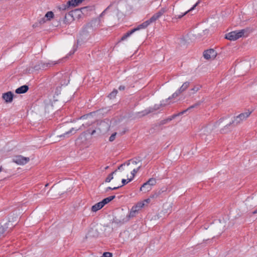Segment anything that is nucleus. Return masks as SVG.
I'll list each match as a JSON object with an SVG mask.
<instances>
[{
    "label": "nucleus",
    "instance_id": "nucleus-50",
    "mask_svg": "<svg viewBox=\"0 0 257 257\" xmlns=\"http://www.w3.org/2000/svg\"><path fill=\"white\" fill-rule=\"evenodd\" d=\"M108 168V166H107V167H105V169H107Z\"/></svg>",
    "mask_w": 257,
    "mask_h": 257
},
{
    "label": "nucleus",
    "instance_id": "nucleus-25",
    "mask_svg": "<svg viewBox=\"0 0 257 257\" xmlns=\"http://www.w3.org/2000/svg\"><path fill=\"white\" fill-rule=\"evenodd\" d=\"M133 31L132 30L128 32H127L126 33H125L120 39V41H123L125 40L127 37L130 36L132 34H133Z\"/></svg>",
    "mask_w": 257,
    "mask_h": 257
},
{
    "label": "nucleus",
    "instance_id": "nucleus-4",
    "mask_svg": "<svg viewBox=\"0 0 257 257\" xmlns=\"http://www.w3.org/2000/svg\"><path fill=\"white\" fill-rule=\"evenodd\" d=\"M134 209H136L135 208H132L128 215H127L125 217L122 219H117L116 218L115 221L117 223L119 222L122 224L128 221L130 218L135 217L138 214V212L137 210H135Z\"/></svg>",
    "mask_w": 257,
    "mask_h": 257
},
{
    "label": "nucleus",
    "instance_id": "nucleus-7",
    "mask_svg": "<svg viewBox=\"0 0 257 257\" xmlns=\"http://www.w3.org/2000/svg\"><path fill=\"white\" fill-rule=\"evenodd\" d=\"M167 12V9L165 8H162L159 11L155 14L149 20L152 23L158 20Z\"/></svg>",
    "mask_w": 257,
    "mask_h": 257
},
{
    "label": "nucleus",
    "instance_id": "nucleus-19",
    "mask_svg": "<svg viewBox=\"0 0 257 257\" xmlns=\"http://www.w3.org/2000/svg\"><path fill=\"white\" fill-rule=\"evenodd\" d=\"M190 84L189 81L185 82L178 90L182 93L189 87Z\"/></svg>",
    "mask_w": 257,
    "mask_h": 257
},
{
    "label": "nucleus",
    "instance_id": "nucleus-28",
    "mask_svg": "<svg viewBox=\"0 0 257 257\" xmlns=\"http://www.w3.org/2000/svg\"><path fill=\"white\" fill-rule=\"evenodd\" d=\"M45 18H46L47 21L50 20L54 17V14L52 12L49 11L45 15Z\"/></svg>",
    "mask_w": 257,
    "mask_h": 257
},
{
    "label": "nucleus",
    "instance_id": "nucleus-24",
    "mask_svg": "<svg viewBox=\"0 0 257 257\" xmlns=\"http://www.w3.org/2000/svg\"><path fill=\"white\" fill-rule=\"evenodd\" d=\"M70 5H68V2L66 4H62L58 7V9L60 11H65L69 8Z\"/></svg>",
    "mask_w": 257,
    "mask_h": 257
},
{
    "label": "nucleus",
    "instance_id": "nucleus-37",
    "mask_svg": "<svg viewBox=\"0 0 257 257\" xmlns=\"http://www.w3.org/2000/svg\"><path fill=\"white\" fill-rule=\"evenodd\" d=\"M132 180V178L128 179V181H127L126 180H125L124 179H123L122 180V185L121 186H123L124 185L127 184L128 182L131 181Z\"/></svg>",
    "mask_w": 257,
    "mask_h": 257
},
{
    "label": "nucleus",
    "instance_id": "nucleus-6",
    "mask_svg": "<svg viewBox=\"0 0 257 257\" xmlns=\"http://www.w3.org/2000/svg\"><path fill=\"white\" fill-rule=\"evenodd\" d=\"M30 158L29 157H25L22 156H16L13 160V161L19 165H24L29 162Z\"/></svg>",
    "mask_w": 257,
    "mask_h": 257
},
{
    "label": "nucleus",
    "instance_id": "nucleus-18",
    "mask_svg": "<svg viewBox=\"0 0 257 257\" xmlns=\"http://www.w3.org/2000/svg\"><path fill=\"white\" fill-rule=\"evenodd\" d=\"M152 189V187L150 186L147 182L144 183L140 188V191H144L145 192H148Z\"/></svg>",
    "mask_w": 257,
    "mask_h": 257
},
{
    "label": "nucleus",
    "instance_id": "nucleus-10",
    "mask_svg": "<svg viewBox=\"0 0 257 257\" xmlns=\"http://www.w3.org/2000/svg\"><path fill=\"white\" fill-rule=\"evenodd\" d=\"M14 94L12 92L8 91L4 93L2 95L3 99L6 103H11L13 101Z\"/></svg>",
    "mask_w": 257,
    "mask_h": 257
},
{
    "label": "nucleus",
    "instance_id": "nucleus-35",
    "mask_svg": "<svg viewBox=\"0 0 257 257\" xmlns=\"http://www.w3.org/2000/svg\"><path fill=\"white\" fill-rule=\"evenodd\" d=\"M131 162H132V163L134 165H137L138 164V162L137 161L134 160H130L126 163V165L128 166L130 164Z\"/></svg>",
    "mask_w": 257,
    "mask_h": 257
},
{
    "label": "nucleus",
    "instance_id": "nucleus-8",
    "mask_svg": "<svg viewBox=\"0 0 257 257\" xmlns=\"http://www.w3.org/2000/svg\"><path fill=\"white\" fill-rule=\"evenodd\" d=\"M216 55V52L212 49L205 51L203 53L204 58L207 60L214 59Z\"/></svg>",
    "mask_w": 257,
    "mask_h": 257
},
{
    "label": "nucleus",
    "instance_id": "nucleus-26",
    "mask_svg": "<svg viewBox=\"0 0 257 257\" xmlns=\"http://www.w3.org/2000/svg\"><path fill=\"white\" fill-rule=\"evenodd\" d=\"M181 94V93L178 90H177L175 92H174L172 95L171 96H170L168 98V100H170V99H172L173 98H176L177 97H178L180 94Z\"/></svg>",
    "mask_w": 257,
    "mask_h": 257
},
{
    "label": "nucleus",
    "instance_id": "nucleus-46",
    "mask_svg": "<svg viewBox=\"0 0 257 257\" xmlns=\"http://www.w3.org/2000/svg\"><path fill=\"white\" fill-rule=\"evenodd\" d=\"M252 213H253V214H254L257 213V209H256V210H254V211L252 212Z\"/></svg>",
    "mask_w": 257,
    "mask_h": 257
},
{
    "label": "nucleus",
    "instance_id": "nucleus-29",
    "mask_svg": "<svg viewBox=\"0 0 257 257\" xmlns=\"http://www.w3.org/2000/svg\"><path fill=\"white\" fill-rule=\"evenodd\" d=\"M148 184L150 185V186L152 187L155 185L156 183V180L154 178H151L149 179L148 181L146 182Z\"/></svg>",
    "mask_w": 257,
    "mask_h": 257
},
{
    "label": "nucleus",
    "instance_id": "nucleus-21",
    "mask_svg": "<svg viewBox=\"0 0 257 257\" xmlns=\"http://www.w3.org/2000/svg\"><path fill=\"white\" fill-rule=\"evenodd\" d=\"M171 203H166L163 205L164 210L166 213H170L171 211L172 208Z\"/></svg>",
    "mask_w": 257,
    "mask_h": 257
},
{
    "label": "nucleus",
    "instance_id": "nucleus-42",
    "mask_svg": "<svg viewBox=\"0 0 257 257\" xmlns=\"http://www.w3.org/2000/svg\"><path fill=\"white\" fill-rule=\"evenodd\" d=\"M68 82H69V80L67 79V80H65V82H64L63 83H62V82H61V83L62 85H67Z\"/></svg>",
    "mask_w": 257,
    "mask_h": 257
},
{
    "label": "nucleus",
    "instance_id": "nucleus-20",
    "mask_svg": "<svg viewBox=\"0 0 257 257\" xmlns=\"http://www.w3.org/2000/svg\"><path fill=\"white\" fill-rule=\"evenodd\" d=\"M84 0H70L68 2V5L70 7H76L81 3Z\"/></svg>",
    "mask_w": 257,
    "mask_h": 257
},
{
    "label": "nucleus",
    "instance_id": "nucleus-14",
    "mask_svg": "<svg viewBox=\"0 0 257 257\" xmlns=\"http://www.w3.org/2000/svg\"><path fill=\"white\" fill-rule=\"evenodd\" d=\"M156 109H157L156 108H150L145 109L141 112H138L136 113V114L137 115V116L138 117H140L145 116L150 113L153 112L155 110H156Z\"/></svg>",
    "mask_w": 257,
    "mask_h": 257
},
{
    "label": "nucleus",
    "instance_id": "nucleus-52",
    "mask_svg": "<svg viewBox=\"0 0 257 257\" xmlns=\"http://www.w3.org/2000/svg\"><path fill=\"white\" fill-rule=\"evenodd\" d=\"M67 76H64V78H67Z\"/></svg>",
    "mask_w": 257,
    "mask_h": 257
},
{
    "label": "nucleus",
    "instance_id": "nucleus-22",
    "mask_svg": "<svg viewBox=\"0 0 257 257\" xmlns=\"http://www.w3.org/2000/svg\"><path fill=\"white\" fill-rule=\"evenodd\" d=\"M115 197V196L114 195L110 196H109L108 197L104 198L101 202L104 206L105 204H107L108 203L110 202L111 200H112Z\"/></svg>",
    "mask_w": 257,
    "mask_h": 257
},
{
    "label": "nucleus",
    "instance_id": "nucleus-34",
    "mask_svg": "<svg viewBox=\"0 0 257 257\" xmlns=\"http://www.w3.org/2000/svg\"><path fill=\"white\" fill-rule=\"evenodd\" d=\"M117 133H114L113 134H112L110 137H109V141L110 142H112L115 139V137H116V135Z\"/></svg>",
    "mask_w": 257,
    "mask_h": 257
},
{
    "label": "nucleus",
    "instance_id": "nucleus-5",
    "mask_svg": "<svg viewBox=\"0 0 257 257\" xmlns=\"http://www.w3.org/2000/svg\"><path fill=\"white\" fill-rule=\"evenodd\" d=\"M202 102V101H199L198 102H197L196 103H195L194 104L190 106V107H189L187 109L178 113V114H174L172 116H171L170 117L168 118L167 120V121H171L173 119L175 118L176 117L178 116H179L180 115H182L184 113H185L186 112H187V111L190 110L191 109H192V108H196V107H198L199 105H201V103Z\"/></svg>",
    "mask_w": 257,
    "mask_h": 257
},
{
    "label": "nucleus",
    "instance_id": "nucleus-31",
    "mask_svg": "<svg viewBox=\"0 0 257 257\" xmlns=\"http://www.w3.org/2000/svg\"><path fill=\"white\" fill-rule=\"evenodd\" d=\"M141 165L139 166L138 168H135L133 169L132 172H131V174L132 175V179L134 178V177L135 176V174L139 171V169L141 168Z\"/></svg>",
    "mask_w": 257,
    "mask_h": 257
},
{
    "label": "nucleus",
    "instance_id": "nucleus-38",
    "mask_svg": "<svg viewBox=\"0 0 257 257\" xmlns=\"http://www.w3.org/2000/svg\"><path fill=\"white\" fill-rule=\"evenodd\" d=\"M47 19L46 18H45V16L42 18H41L40 20H39V24H44L45 23L46 21H47Z\"/></svg>",
    "mask_w": 257,
    "mask_h": 257
},
{
    "label": "nucleus",
    "instance_id": "nucleus-12",
    "mask_svg": "<svg viewBox=\"0 0 257 257\" xmlns=\"http://www.w3.org/2000/svg\"><path fill=\"white\" fill-rule=\"evenodd\" d=\"M152 23L150 21V20H148L141 24L139 25L137 27L132 29L133 32H135L137 31H139L141 29H143L146 28L149 25H150Z\"/></svg>",
    "mask_w": 257,
    "mask_h": 257
},
{
    "label": "nucleus",
    "instance_id": "nucleus-11",
    "mask_svg": "<svg viewBox=\"0 0 257 257\" xmlns=\"http://www.w3.org/2000/svg\"><path fill=\"white\" fill-rule=\"evenodd\" d=\"M152 23L150 21V20H148L141 24L139 25L137 27L132 29L133 32H135L137 31H139L141 29H143L146 28L149 25H150Z\"/></svg>",
    "mask_w": 257,
    "mask_h": 257
},
{
    "label": "nucleus",
    "instance_id": "nucleus-13",
    "mask_svg": "<svg viewBox=\"0 0 257 257\" xmlns=\"http://www.w3.org/2000/svg\"><path fill=\"white\" fill-rule=\"evenodd\" d=\"M199 3H200V1H198L191 9L187 10L185 12L182 13L181 15H176L175 17L174 18H173V19H177L182 18L184 16L186 15L188 13L194 10L195 8L198 5V4Z\"/></svg>",
    "mask_w": 257,
    "mask_h": 257
},
{
    "label": "nucleus",
    "instance_id": "nucleus-43",
    "mask_svg": "<svg viewBox=\"0 0 257 257\" xmlns=\"http://www.w3.org/2000/svg\"><path fill=\"white\" fill-rule=\"evenodd\" d=\"M118 89L119 90H123L125 89V87L124 86H120Z\"/></svg>",
    "mask_w": 257,
    "mask_h": 257
},
{
    "label": "nucleus",
    "instance_id": "nucleus-17",
    "mask_svg": "<svg viewBox=\"0 0 257 257\" xmlns=\"http://www.w3.org/2000/svg\"><path fill=\"white\" fill-rule=\"evenodd\" d=\"M103 207V205L102 204L101 202L100 201L93 205L91 207V210L93 212H96L97 211L101 209Z\"/></svg>",
    "mask_w": 257,
    "mask_h": 257
},
{
    "label": "nucleus",
    "instance_id": "nucleus-16",
    "mask_svg": "<svg viewBox=\"0 0 257 257\" xmlns=\"http://www.w3.org/2000/svg\"><path fill=\"white\" fill-rule=\"evenodd\" d=\"M201 85L199 84H196L194 85L193 88L190 89L188 92L189 95L190 96L196 93L198 90H199L201 89Z\"/></svg>",
    "mask_w": 257,
    "mask_h": 257
},
{
    "label": "nucleus",
    "instance_id": "nucleus-23",
    "mask_svg": "<svg viewBox=\"0 0 257 257\" xmlns=\"http://www.w3.org/2000/svg\"><path fill=\"white\" fill-rule=\"evenodd\" d=\"M145 206L144 202H138L136 205L134 206L132 208H135L136 210L139 213L140 210ZM135 210V209H134Z\"/></svg>",
    "mask_w": 257,
    "mask_h": 257
},
{
    "label": "nucleus",
    "instance_id": "nucleus-15",
    "mask_svg": "<svg viewBox=\"0 0 257 257\" xmlns=\"http://www.w3.org/2000/svg\"><path fill=\"white\" fill-rule=\"evenodd\" d=\"M29 90V86L27 85H23L19 88H18L15 92L17 94H22L26 93Z\"/></svg>",
    "mask_w": 257,
    "mask_h": 257
},
{
    "label": "nucleus",
    "instance_id": "nucleus-2",
    "mask_svg": "<svg viewBox=\"0 0 257 257\" xmlns=\"http://www.w3.org/2000/svg\"><path fill=\"white\" fill-rule=\"evenodd\" d=\"M251 113V111L249 110L246 111L244 112L241 113L234 117L233 120L230 122L229 123L227 124L224 126V128L222 130V133H225L224 130L228 127V126L230 125L231 124H233L234 126L238 125V124L242 122L243 121L246 119V118L250 115Z\"/></svg>",
    "mask_w": 257,
    "mask_h": 257
},
{
    "label": "nucleus",
    "instance_id": "nucleus-41",
    "mask_svg": "<svg viewBox=\"0 0 257 257\" xmlns=\"http://www.w3.org/2000/svg\"><path fill=\"white\" fill-rule=\"evenodd\" d=\"M76 49H77V47H75V46H74V49H73V51L70 52L69 55L74 54V52H75V51L76 50Z\"/></svg>",
    "mask_w": 257,
    "mask_h": 257
},
{
    "label": "nucleus",
    "instance_id": "nucleus-47",
    "mask_svg": "<svg viewBox=\"0 0 257 257\" xmlns=\"http://www.w3.org/2000/svg\"><path fill=\"white\" fill-rule=\"evenodd\" d=\"M106 10H107V9H106V10H104V11L102 13L101 15H103V14L105 13V12H106Z\"/></svg>",
    "mask_w": 257,
    "mask_h": 257
},
{
    "label": "nucleus",
    "instance_id": "nucleus-27",
    "mask_svg": "<svg viewBox=\"0 0 257 257\" xmlns=\"http://www.w3.org/2000/svg\"><path fill=\"white\" fill-rule=\"evenodd\" d=\"M117 170L114 171V172H112L111 173L109 174L108 176L105 179V182L106 183L110 182L111 180L113 178V175L114 174Z\"/></svg>",
    "mask_w": 257,
    "mask_h": 257
},
{
    "label": "nucleus",
    "instance_id": "nucleus-36",
    "mask_svg": "<svg viewBox=\"0 0 257 257\" xmlns=\"http://www.w3.org/2000/svg\"><path fill=\"white\" fill-rule=\"evenodd\" d=\"M102 256L103 257H112V254L109 252H105L103 253Z\"/></svg>",
    "mask_w": 257,
    "mask_h": 257
},
{
    "label": "nucleus",
    "instance_id": "nucleus-3",
    "mask_svg": "<svg viewBox=\"0 0 257 257\" xmlns=\"http://www.w3.org/2000/svg\"><path fill=\"white\" fill-rule=\"evenodd\" d=\"M247 29H242L239 31H232L225 35V38L230 41H235L243 36Z\"/></svg>",
    "mask_w": 257,
    "mask_h": 257
},
{
    "label": "nucleus",
    "instance_id": "nucleus-33",
    "mask_svg": "<svg viewBox=\"0 0 257 257\" xmlns=\"http://www.w3.org/2000/svg\"><path fill=\"white\" fill-rule=\"evenodd\" d=\"M122 187V186H118L117 187H113V188H111L110 187H107L106 188V190H105V192H108V191L109 190H116L120 187Z\"/></svg>",
    "mask_w": 257,
    "mask_h": 257
},
{
    "label": "nucleus",
    "instance_id": "nucleus-40",
    "mask_svg": "<svg viewBox=\"0 0 257 257\" xmlns=\"http://www.w3.org/2000/svg\"><path fill=\"white\" fill-rule=\"evenodd\" d=\"M143 202H144L145 204V203H149L150 202V198L146 199L144 200Z\"/></svg>",
    "mask_w": 257,
    "mask_h": 257
},
{
    "label": "nucleus",
    "instance_id": "nucleus-45",
    "mask_svg": "<svg viewBox=\"0 0 257 257\" xmlns=\"http://www.w3.org/2000/svg\"><path fill=\"white\" fill-rule=\"evenodd\" d=\"M222 120H223V118L219 119V121H218V123H220Z\"/></svg>",
    "mask_w": 257,
    "mask_h": 257
},
{
    "label": "nucleus",
    "instance_id": "nucleus-30",
    "mask_svg": "<svg viewBox=\"0 0 257 257\" xmlns=\"http://www.w3.org/2000/svg\"><path fill=\"white\" fill-rule=\"evenodd\" d=\"M117 93V90L114 89L108 95V97L110 98H114Z\"/></svg>",
    "mask_w": 257,
    "mask_h": 257
},
{
    "label": "nucleus",
    "instance_id": "nucleus-51",
    "mask_svg": "<svg viewBox=\"0 0 257 257\" xmlns=\"http://www.w3.org/2000/svg\"><path fill=\"white\" fill-rule=\"evenodd\" d=\"M48 184H47L45 185V186H46V187H47V186H48Z\"/></svg>",
    "mask_w": 257,
    "mask_h": 257
},
{
    "label": "nucleus",
    "instance_id": "nucleus-44",
    "mask_svg": "<svg viewBox=\"0 0 257 257\" xmlns=\"http://www.w3.org/2000/svg\"><path fill=\"white\" fill-rule=\"evenodd\" d=\"M126 164V163H124L123 164H121V165H120L118 168V169H120L123 166V165H125Z\"/></svg>",
    "mask_w": 257,
    "mask_h": 257
},
{
    "label": "nucleus",
    "instance_id": "nucleus-49",
    "mask_svg": "<svg viewBox=\"0 0 257 257\" xmlns=\"http://www.w3.org/2000/svg\"><path fill=\"white\" fill-rule=\"evenodd\" d=\"M2 166L0 167V172L2 171Z\"/></svg>",
    "mask_w": 257,
    "mask_h": 257
},
{
    "label": "nucleus",
    "instance_id": "nucleus-9",
    "mask_svg": "<svg viewBox=\"0 0 257 257\" xmlns=\"http://www.w3.org/2000/svg\"><path fill=\"white\" fill-rule=\"evenodd\" d=\"M59 61L57 62H55L54 63L53 62H51L50 63H43L42 62H40L38 63V64L35 65L34 66V69L36 70H39L40 69H45L46 67H47L48 65H55L56 64H57L58 63Z\"/></svg>",
    "mask_w": 257,
    "mask_h": 257
},
{
    "label": "nucleus",
    "instance_id": "nucleus-39",
    "mask_svg": "<svg viewBox=\"0 0 257 257\" xmlns=\"http://www.w3.org/2000/svg\"><path fill=\"white\" fill-rule=\"evenodd\" d=\"M159 196V194L157 193H154L151 196V198H157Z\"/></svg>",
    "mask_w": 257,
    "mask_h": 257
},
{
    "label": "nucleus",
    "instance_id": "nucleus-1",
    "mask_svg": "<svg viewBox=\"0 0 257 257\" xmlns=\"http://www.w3.org/2000/svg\"><path fill=\"white\" fill-rule=\"evenodd\" d=\"M80 119H86V122H84L82 124L81 126L79 127H73L70 131L66 132L62 135H60V137H65L66 135L70 134L71 133L75 134L76 132L83 127L84 128L89 127V128L86 131L82 133L77 139V141L80 139H82V138H85V135L86 134H90L91 135H94L97 131H98L99 133H103L106 131L108 128V125L107 123L104 121H101L99 124L98 123L93 122V118L91 114H87L82 116Z\"/></svg>",
    "mask_w": 257,
    "mask_h": 257
},
{
    "label": "nucleus",
    "instance_id": "nucleus-32",
    "mask_svg": "<svg viewBox=\"0 0 257 257\" xmlns=\"http://www.w3.org/2000/svg\"><path fill=\"white\" fill-rule=\"evenodd\" d=\"M5 229L3 226L0 227V238L5 236L4 233L5 232Z\"/></svg>",
    "mask_w": 257,
    "mask_h": 257
},
{
    "label": "nucleus",
    "instance_id": "nucleus-48",
    "mask_svg": "<svg viewBox=\"0 0 257 257\" xmlns=\"http://www.w3.org/2000/svg\"><path fill=\"white\" fill-rule=\"evenodd\" d=\"M73 12H72H72H71V13H70L69 15H72V13H73Z\"/></svg>",
    "mask_w": 257,
    "mask_h": 257
}]
</instances>
